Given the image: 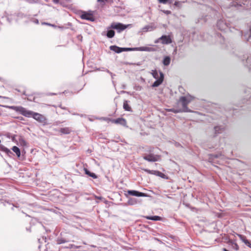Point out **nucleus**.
I'll list each match as a JSON object with an SVG mask.
<instances>
[{
    "label": "nucleus",
    "instance_id": "obj_34",
    "mask_svg": "<svg viewBox=\"0 0 251 251\" xmlns=\"http://www.w3.org/2000/svg\"><path fill=\"white\" fill-rule=\"evenodd\" d=\"M34 22L36 24H38L39 23V21L37 19H36L34 21Z\"/></svg>",
    "mask_w": 251,
    "mask_h": 251
},
{
    "label": "nucleus",
    "instance_id": "obj_17",
    "mask_svg": "<svg viewBox=\"0 0 251 251\" xmlns=\"http://www.w3.org/2000/svg\"><path fill=\"white\" fill-rule=\"evenodd\" d=\"M0 150L5 152L8 155H9L10 153H12V152L9 149L2 145H0Z\"/></svg>",
    "mask_w": 251,
    "mask_h": 251
},
{
    "label": "nucleus",
    "instance_id": "obj_20",
    "mask_svg": "<svg viewBox=\"0 0 251 251\" xmlns=\"http://www.w3.org/2000/svg\"><path fill=\"white\" fill-rule=\"evenodd\" d=\"M170 58L169 56H166L163 61V63L165 66H168L170 63Z\"/></svg>",
    "mask_w": 251,
    "mask_h": 251
},
{
    "label": "nucleus",
    "instance_id": "obj_1",
    "mask_svg": "<svg viewBox=\"0 0 251 251\" xmlns=\"http://www.w3.org/2000/svg\"><path fill=\"white\" fill-rule=\"evenodd\" d=\"M10 108L16 112H19L25 117L28 118L32 117L35 120L41 123H44L46 120L43 115L38 113L27 110L25 108L22 106H10Z\"/></svg>",
    "mask_w": 251,
    "mask_h": 251
},
{
    "label": "nucleus",
    "instance_id": "obj_40",
    "mask_svg": "<svg viewBox=\"0 0 251 251\" xmlns=\"http://www.w3.org/2000/svg\"><path fill=\"white\" fill-rule=\"evenodd\" d=\"M21 141H22V142H23L24 144L25 143V142L23 140V139H22Z\"/></svg>",
    "mask_w": 251,
    "mask_h": 251
},
{
    "label": "nucleus",
    "instance_id": "obj_32",
    "mask_svg": "<svg viewBox=\"0 0 251 251\" xmlns=\"http://www.w3.org/2000/svg\"><path fill=\"white\" fill-rule=\"evenodd\" d=\"M179 4V1H176L175 2V5H176V6H178Z\"/></svg>",
    "mask_w": 251,
    "mask_h": 251
},
{
    "label": "nucleus",
    "instance_id": "obj_16",
    "mask_svg": "<svg viewBox=\"0 0 251 251\" xmlns=\"http://www.w3.org/2000/svg\"><path fill=\"white\" fill-rule=\"evenodd\" d=\"M107 30H108L106 34L107 37L109 38H113L115 35V31L113 30H111L108 28Z\"/></svg>",
    "mask_w": 251,
    "mask_h": 251
},
{
    "label": "nucleus",
    "instance_id": "obj_14",
    "mask_svg": "<svg viewBox=\"0 0 251 251\" xmlns=\"http://www.w3.org/2000/svg\"><path fill=\"white\" fill-rule=\"evenodd\" d=\"M161 71H159V72L156 71V70H152V73H151V74H152V76L155 78L156 79V80H157L159 78V76H160V72Z\"/></svg>",
    "mask_w": 251,
    "mask_h": 251
},
{
    "label": "nucleus",
    "instance_id": "obj_38",
    "mask_svg": "<svg viewBox=\"0 0 251 251\" xmlns=\"http://www.w3.org/2000/svg\"><path fill=\"white\" fill-rule=\"evenodd\" d=\"M223 251H228L227 250H226V249H225V248H224V249H223Z\"/></svg>",
    "mask_w": 251,
    "mask_h": 251
},
{
    "label": "nucleus",
    "instance_id": "obj_9",
    "mask_svg": "<svg viewBox=\"0 0 251 251\" xmlns=\"http://www.w3.org/2000/svg\"><path fill=\"white\" fill-rule=\"evenodd\" d=\"M128 194L136 196V197H146L147 195L145 193L140 192L136 190H128L127 191Z\"/></svg>",
    "mask_w": 251,
    "mask_h": 251
},
{
    "label": "nucleus",
    "instance_id": "obj_21",
    "mask_svg": "<svg viewBox=\"0 0 251 251\" xmlns=\"http://www.w3.org/2000/svg\"><path fill=\"white\" fill-rule=\"evenodd\" d=\"M137 201L135 198H130L128 199V203L130 205H134L136 204Z\"/></svg>",
    "mask_w": 251,
    "mask_h": 251
},
{
    "label": "nucleus",
    "instance_id": "obj_42",
    "mask_svg": "<svg viewBox=\"0 0 251 251\" xmlns=\"http://www.w3.org/2000/svg\"><path fill=\"white\" fill-rule=\"evenodd\" d=\"M107 72L108 73H110L111 75H112V73H110V72H109V71L108 70H107Z\"/></svg>",
    "mask_w": 251,
    "mask_h": 251
},
{
    "label": "nucleus",
    "instance_id": "obj_24",
    "mask_svg": "<svg viewBox=\"0 0 251 251\" xmlns=\"http://www.w3.org/2000/svg\"><path fill=\"white\" fill-rule=\"evenodd\" d=\"M61 132L64 134H68L70 132V130L68 128H61Z\"/></svg>",
    "mask_w": 251,
    "mask_h": 251
},
{
    "label": "nucleus",
    "instance_id": "obj_37",
    "mask_svg": "<svg viewBox=\"0 0 251 251\" xmlns=\"http://www.w3.org/2000/svg\"><path fill=\"white\" fill-rule=\"evenodd\" d=\"M59 0H53V1L55 3H57L58 2Z\"/></svg>",
    "mask_w": 251,
    "mask_h": 251
},
{
    "label": "nucleus",
    "instance_id": "obj_25",
    "mask_svg": "<svg viewBox=\"0 0 251 251\" xmlns=\"http://www.w3.org/2000/svg\"><path fill=\"white\" fill-rule=\"evenodd\" d=\"M159 3L166 4L167 3H171L172 0H158Z\"/></svg>",
    "mask_w": 251,
    "mask_h": 251
},
{
    "label": "nucleus",
    "instance_id": "obj_4",
    "mask_svg": "<svg viewBox=\"0 0 251 251\" xmlns=\"http://www.w3.org/2000/svg\"><path fill=\"white\" fill-rule=\"evenodd\" d=\"M130 24L124 25L120 23H112L109 27H108V29H114L117 30L118 32H121L127 27L131 26Z\"/></svg>",
    "mask_w": 251,
    "mask_h": 251
},
{
    "label": "nucleus",
    "instance_id": "obj_3",
    "mask_svg": "<svg viewBox=\"0 0 251 251\" xmlns=\"http://www.w3.org/2000/svg\"><path fill=\"white\" fill-rule=\"evenodd\" d=\"M193 97L191 96H186L181 97L179 99V102L181 103L182 106V111L185 112H190L187 105L192 100Z\"/></svg>",
    "mask_w": 251,
    "mask_h": 251
},
{
    "label": "nucleus",
    "instance_id": "obj_31",
    "mask_svg": "<svg viewBox=\"0 0 251 251\" xmlns=\"http://www.w3.org/2000/svg\"><path fill=\"white\" fill-rule=\"evenodd\" d=\"M231 245L233 249H234L236 250H238V246L237 245V244L236 243H232Z\"/></svg>",
    "mask_w": 251,
    "mask_h": 251
},
{
    "label": "nucleus",
    "instance_id": "obj_27",
    "mask_svg": "<svg viewBox=\"0 0 251 251\" xmlns=\"http://www.w3.org/2000/svg\"><path fill=\"white\" fill-rule=\"evenodd\" d=\"M237 235L239 237L240 239L242 240L243 242H244L246 240L245 236L241 234H238Z\"/></svg>",
    "mask_w": 251,
    "mask_h": 251
},
{
    "label": "nucleus",
    "instance_id": "obj_18",
    "mask_svg": "<svg viewBox=\"0 0 251 251\" xmlns=\"http://www.w3.org/2000/svg\"><path fill=\"white\" fill-rule=\"evenodd\" d=\"M85 174L86 175H87L89 176L93 177V178L96 179V178H97L98 177L97 176L95 173L90 172L89 171H88L86 169H85Z\"/></svg>",
    "mask_w": 251,
    "mask_h": 251
},
{
    "label": "nucleus",
    "instance_id": "obj_15",
    "mask_svg": "<svg viewBox=\"0 0 251 251\" xmlns=\"http://www.w3.org/2000/svg\"><path fill=\"white\" fill-rule=\"evenodd\" d=\"M145 218L147 219L153 220V221H160L161 219V218L158 216H146Z\"/></svg>",
    "mask_w": 251,
    "mask_h": 251
},
{
    "label": "nucleus",
    "instance_id": "obj_10",
    "mask_svg": "<svg viewBox=\"0 0 251 251\" xmlns=\"http://www.w3.org/2000/svg\"><path fill=\"white\" fill-rule=\"evenodd\" d=\"M164 79V74L162 72H160L159 78L156 80L152 85V87H156L160 85L163 82Z\"/></svg>",
    "mask_w": 251,
    "mask_h": 251
},
{
    "label": "nucleus",
    "instance_id": "obj_43",
    "mask_svg": "<svg viewBox=\"0 0 251 251\" xmlns=\"http://www.w3.org/2000/svg\"><path fill=\"white\" fill-rule=\"evenodd\" d=\"M44 24H46V25H51L50 24H48V23H44Z\"/></svg>",
    "mask_w": 251,
    "mask_h": 251
},
{
    "label": "nucleus",
    "instance_id": "obj_33",
    "mask_svg": "<svg viewBox=\"0 0 251 251\" xmlns=\"http://www.w3.org/2000/svg\"><path fill=\"white\" fill-rule=\"evenodd\" d=\"M250 62H251V59L248 58L247 60V63H249Z\"/></svg>",
    "mask_w": 251,
    "mask_h": 251
},
{
    "label": "nucleus",
    "instance_id": "obj_44",
    "mask_svg": "<svg viewBox=\"0 0 251 251\" xmlns=\"http://www.w3.org/2000/svg\"><path fill=\"white\" fill-rule=\"evenodd\" d=\"M250 31H251V28L250 29Z\"/></svg>",
    "mask_w": 251,
    "mask_h": 251
},
{
    "label": "nucleus",
    "instance_id": "obj_23",
    "mask_svg": "<svg viewBox=\"0 0 251 251\" xmlns=\"http://www.w3.org/2000/svg\"><path fill=\"white\" fill-rule=\"evenodd\" d=\"M154 175L160 176L163 178L165 176V175L164 174H163L161 172L158 171H157V172H154Z\"/></svg>",
    "mask_w": 251,
    "mask_h": 251
},
{
    "label": "nucleus",
    "instance_id": "obj_7",
    "mask_svg": "<svg viewBox=\"0 0 251 251\" xmlns=\"http://www.w3.org/2000/svg\"><path fill=\"white\" fill-rule=\"evenodd\" d=\"M156 28V26L153 23L145 25L140 29L141 32H146L148 31H151Z\"/></svg>",
    "mask_w": 251,
    "mask_h": 251
},
{
    "label": "nucleus",
    "instance_id": "obj_19",
    "mask_svg": "<svg viewBox=\"0 0 251 251\" xmlns=\"http://www.w3.org/2000/svg\"><path fill=\"white\" fill-rule=\"evenodd\" d=\"M12 151L15 152V153L16 154V155H17V156L18 157H19L20 156V155H21V152H20V149H19V148H18L16 146H14L12 149Z\"/></svg>",
    "mask_w": 251,
    "mask_h": 251
},
{
    "label": "nucleus",
    "instance_id": "obj_2",
    "mask_svg": "<svg viewBox=\"0 0 251 251\" xmlns=\"http://www.w3.org/2000/svg\"><path fill=\"white\" fill-rule=\"evenodd\" d=\"M110 49L117 53H121L123 51H154L155 50L154 48L149 47H141L137 48H120L116 46H111L110 47Z\"/></svg>",
    "mask_w": 251,
    "mask_h": 251
},
{
    "label": "nucleus",
    "instance_id": "obj_36",
    "mask_svg": "<svg viewBox=\"0 0 251 251\" xmlns=\"http://www.w3.org/2000/svg\"><path fill=\"white\" fill-rule=\"evenodd\" d=\"M215 158H218L219 157V155L218 154H216L214 155Z\"/></svg>",
    "mask_w": 251,
    "mask_h": 251
},
{
    "label": "nucleus",
    "instance_id": "obj_29",
    "mask_svg": "<svg viewBox=\"0 0 251 251\" xmlns=\"http://www.w3.org/2000/svg\"><path fill=\"white\" fill-rule=\"evenodd\" d=\"M169 111H172L174 113H178V112H183L182 111V110H176V109H169Z\"/></svg>",
    "mask_w": 251,
    "mask_h": 251
},
{
    "label": "nucleus",
    "instance_id": "obj_5",
    "mask_svg": "<svg viewBox=\"0 0 251 251\" xmlns=\"http://www.w3.org/2000/svg\"><path fill=\"white\" fill-rule=\"evenodd\" d=\"M217 27L219 30L224 31L229 28V24L224 19H220L217 21Z\"/></svg>",
    "mask_w": 251,
    "mask_h": 251
},
{
    "label": "nucleus",
    "instance_id": "obj_6",
    "mask_svg": "<svg viewBox=\"0 0 251 251\" xmlns=\"http://www.w3.org/2000/svg\"><path fill=\"white\" fill-rule=\"evenodd\" d=\"M143 158L149 162H156L159 160L160 156L158 155L149 154L144 156Z\"/></svg>",
    "mask_w": 251,
    "mask_h": 251
},
{
    "label": "nucleus",
    "instance_id": "obj_39",
    "mask_svg": "<svg viewBox=\"0 0 251 251\" xmlns=\"http://www.w3.org/2000/svg\"><path fill=\"white\" fill-rule=\"evenodd\" d=\"M98 2H103V0H98Z\"/></svg>",
    "mask_w": 251,
    "mask_h": 251
},
{
    "label": "nucleus",
    "instance_id": "obj_30",
    "mask_svg": "<svg viewBox=\"0 0 251 251\" xmlns=\"http://www.w3.org/2000/svg\"><path fill=\"white\" fill-rule=\"evenodd\" d=\"M245 245H246L247 246L251 248V244L249 242V240H248L247 239L244 242Z\"/></svg>",
    "mask_w": 251,
    "mask_h": 251
},
{
    "label": "nucleus",
    "instance_id": "obj_13",
    "mask_svg": "<svg viewBox=\"0 0 251 251\" xmlns=\"http://www.w3.org/2000/svg\"><path fill=\"white\" fill-rule=\"evenodd\" d=\"M128 100H125L123 104V108L126 111H132L131 108L128 104Z\"/></svg>",
    "mask_w": 251,
    "mask_h": 251
},
{
    "label": "nucleus",
    "instance_id": "obj_11",
    "mask_svg": "<svg viewBox=\"0 0 251 251\" xmlns=\"http://www.w3.org/2000/svg\"><path fill=\"white\" fill-rule=\"evenodd\" d=\"M158 40H161L163 44H169L172 43V40L168 36L163 35Z\"/></svg>",
    "mask_w": 251,
    "mask_h": 251
},
{
    "label": "nucleus",
    "instance_id": "obj_35",
    "mask_svg": "<svg viewBox=\"0 0 251 251\" xmlns=\"http://www.w3.org/2000/svg\"><path fill=\"white\" fill-rule=\"evenodd\" d=\"M165 13H166V14H170V13H171V11H166L165 12Z\"/></svg>",
    "mask_w": 251,
    "mask_h": 251
},
{
    "label": "nucleus",
    "instance_id": "obj_8",
    "mask_svg": "<svg viewBox=\"0 0 251 251\" xmlns=\"http://www.w3.org/2000/svg\"><path fill=\"white\" fill-rule=\"evenodd\" d=\"M80 18L82 19L86 20L89 21H94L95 20V18L92 14L88 13L86 12H82L81 15H80Z\"/></svg>",
    "mask_w": 251,
    "mask_h": 251
},
{
    "label": "nucleus",
    "instance_id": "obj_26",
    "mask_svg": "<svg viewBox=\"0 0 251 251\" xmlns=\"http://www.w3.org/2000/svg\"><path fill=\"white\" fill-rule=\"evenodd\" d=\"M144 170L145 172H146L147 173L150 174H152V175H154V172H157V171L150 170L148 169H144Z\"/></svg>",
    "mask_w": 251,
    "mask_h": 251
},
{
    "label": "nucleus",
    "instance_id": "obj_22",
    "mask_svg": "<svg viewBox=\"0 0 251 251\" xmlns=\"http://www.w3.org/2000/svg\"><path fill=\"white\" fill-rule=\"evenodd\" d=\"M222 129V128L219 126H216L214 127V130L215 131L216 133H219L221 132Z\"/></svg>",
    "mask_w": 251,
    "mask_h": 251
},
{
    "label": "nucleus",
    "instance_id": "obj_12",
    "mask_svg": "<svg viewBox=\"0 0 251 251\" xmlns=\"http://www.w3.org/2000/svg\"><path fill=\"white\" fill-rule=\"evenodd\" d=\"M112 122L117 124H120L123 126H126V120L122 118H119L116 120H113Z\"/></svg>",
    "mask_w": 251,
    "mask_h": 251
},
{
    "label": "nucleus",
    "instance_id": "obj_41",
    "mask_svg": "<svg viewBox=\"0 0 251 251\" xmlns=\"http://www.w3.org/2000/svg\"><path fill=\"white\" fill-rule=\"evenodd\" d=\"M251 65H250V66H248V67H249V69H250H250H251Z\"/></svg>",
    "mask_w": 251,
    "mask_h": 251
},
{
    "label": "nucleus",
    "instance_id": "obj_28",
    "mask_svg": "<svg viewBox=\"0 0 251 251\" xmlns=\"http://www.w3.org/2000/svg\"><path fill=\"white\" fill-rule=\"evenodd\" d=\"M67 242V241H66L65 239H62V238H61V239H58L57 240V243H58V244H62V243H65V242Z\"/></svg>",
    "mask_w": 251,
    "mask_h": 251
}]
</instances>
